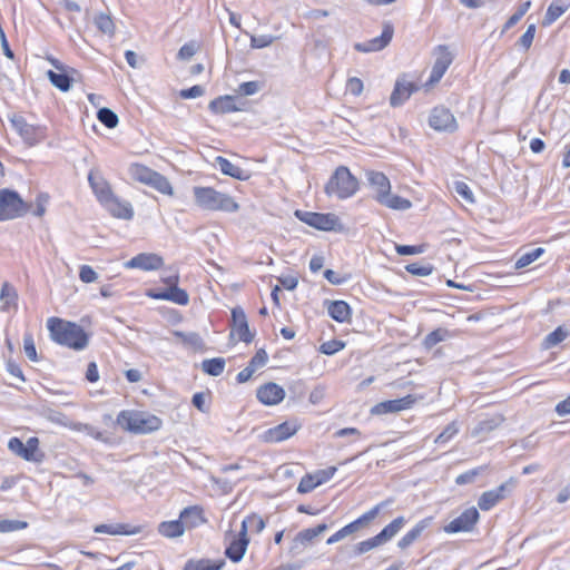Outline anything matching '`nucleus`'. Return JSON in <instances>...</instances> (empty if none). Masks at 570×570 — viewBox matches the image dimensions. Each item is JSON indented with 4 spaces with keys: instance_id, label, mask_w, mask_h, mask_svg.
<instances>
[{
    "instance_id": "obj_1",
    "label": "nucleus",
    "mask_w": 570,
    "mask_h": 570,
    "mask_svg": "<svg viewBox=\"0 0 570 570\" xmlns=\"http://www.w3.org/2000/svg\"><path fill=\"white\" fill-rule=\"evenodd\" d=\"M47 326L52 341L60 345L81 351L86 348L89 343L88 334L76 323L58 317H50L47 322Z\"/></svg>"
},
{
    "instance_id": "obj_12",
    "label": "nucleus",
    "mask_w": 570,
    "mask_h": 570,
    "mask_svg": "<svg viewBox=\"0 0 570 570\" xmlns=\"http://www.w3.org/2000/svg\"><path fill=\"white\" fill-rule=\"evenodd\" d=\"M480 518L479 511L471 507L444 527L446 533L469 532Z\"/></svg>"
},
{
    "instance_id": "obj_45",
    "label": "nucleus",
    "mask_w": 570,
    "mask_h": 570,
    "mask_svg": "<svg viewBox=\"0 0 570 570\" xmlns=\"http://www.w3.org/2000/svg\"><path fill=\"white\" fill-rule=\"evenodd\" d=\"M544 253V249L542 247H537L530 252H527L522 254L514 264V267L517 269H521L537 261L542 254Z\"/></svg>"
},
{
    "instance_id": "obj_29",
    "label": "nucleus",
    "mask_w": 570,
    "mask_h": 570,
    "mask_svg": "<svg viewBox=\"0 0 570 570\" xmlns=\"http://www.w3.org/2000/svg\"><path fill=\"white\" fill-rule=\"evenodd\" d=\"M215 164L226 176H230L238 180H247L250 177V174L247 170L234 165L227 158L222 156L216 157Z\"/></svg>"
},
{
    "instance_id": "obj_59",
    "label": "nucleus",
    "mask_w": 570,
    "mask_h": 570,
    "mask_svg": "<svg viewBox=\"0 0 570 570\" xmlns=\"http://www.w3.org/2000/svg\"><path fill=\"white\" fill-rule=\"evenodd\" d=\"M344 346H345V344L342 341L331 340V341L324 342L320 346V351H321V353H323L325 355H333V354L340 352L341 350H343Z\"/></svg>"
},
{
    "instance_id": "obj_32",
    "label": "nucleus",
    "mask_w": 570,
    "mask_h": 570,
    "mask_svg": "<svg viewBox=\"0 0 570 570\" xmlns=\"http://www.w3.org/2000/svg\"><path fill=\"white\" fill-rule=\"evenodd\" d=\"M96 533H106V534H137L140 532L139 527H134L129 529L127 524L117 523V524H98L94 528Z\"/></svg>"
},
{
    "instance_id": "obj_19",
    "label": "nucleus",
    "mask_w": 570,
    "mask_h": 570,
    "mask_svg": "<svg viewBox=\"0 0 570 570\" xmlns=\"http://www.w3.org/2000/svg\"><path fill=\"white\" fill-rule=\"evenodd\" d=\"M327 530L326 523H321L314 528H308L299 531L293 540L291 551L299 553L304 548L309 546L313 540Z\"/></svg>"
},
{
    "instance_id": "obj_33",
    "label": "nucleus",
    "mask_w": 570,
    "mask_h": 570,
    "mask_svg": "<svg viewBox=\"0 0 570 570\" xmlns=\"http://www.w3.org/2000/svg\"><path fill=\"white\" fill-rule=\"evenodd\" d=\"M330 316L338 323H344L351 317V307L344 301H333L328 305Z\"/></svg>"
},
{
    "instance_id": "obj_10",
    "label": "nucleus",
    "mask_w": 570,
    "mask_h": 570,
    "mask_svg": "<svg viewBox=\"0 0 570 570\" xmlns=\"http://www.w3.org/2000/svg\"><path fill=\"white\" fill-rule=\"evenodd\" d=\"M430 126L438 131L453 132L458 129L455 117L445 107H435L429 117Z\"/></svg>"
},
{
    "instance_id": "obj_23",
    "label": "nucleus",
    "mask_w": 570,
    "mask_h": 570,
    "mask_svg": "<svg viewBox=\"0 0 570 570\" xmlns=\"http://www.w3.org/2000/svg\"><path fill=\"white\" fill-rule=\"evenodd\" d=\"M416 89L414 83L404 79H397L390 97L391 106L399 107L403 105Z\"/></svg>"
},
{
    "instance_id": "obj_25",
    "label": "nucleus",
    "mask_w": 570,
    "mask_h": 570,
    "mask_svg": "<svg viewBox=\"0 0 570 570\" xmlns=\"http://www.w3.org/2000/svg\"><path fill=\"white\" fill-rule=\"evenodd\" d=\"M511 483H503L493 490L485 491L481 494L478 505L483 511L492 509L500 500L505 497V492Z\"/></svg>"
},
{
    "instance_id": "obj_13",
    "label": "nucleus",
    "mask_w": 570,
    "mask_h": 570,
    "mask_svg": "<svg viewBox=\"0 0 570 570\" xmlns=\"http://www.w3.org/2000/svg\"><path fill=\"white\" fill-rule=\"evenodd\" d=\"M298 428L299 425L296 422L286 421L264 431L259 438L267 443L282 442L294 435Z\"/></svg>"
},
{
    "instance_id": "obj_28",
    "label": "nucleus",
    "mask_w": 570,
    "mask_h": 570,
    "mask_svg": "<svg viewBox=\"0 0 570 570\" xmlns=\"http://www.w3.org/2000/svg\"><path fill=\"white\" fill-rule=\"evenodd\" d=\"M77 73L73 68L65 67L63 71L49 70L47 76L50 82L61 91H68L73 82L72 75Z\"/></svg>"
},
{
    "instance_id": "obj_60",
    "label": "nucleus",
    "mask_w": 570,
    "mask_h": 570,
    "mask_svg": "<svg viewBox=\"0 0 570 570\" xmlns=\"http://www.w3.org/2000/svg\"><path fill=\"white\" fill-rule=\"evenodd\" d=\"M28 523L26 521L19 520H1L0 521V532H12L17 530H21L27 528Z\"/></svg>"
},
{
    "instance_id": "obj_46",
    "label": "nucleus",
    "mask_w": 570,
    "mask_h": 570,
    "mask_svg": "<svg viewBox=\"0 0 570 570\" xmlns=\"http://www.w3.org/2000/svg\"><path fill=\"white\" fill-rule=\"evenodd\" d=\"M97 117L99 121L109 129L115 128L119 121L117 114L107 107L100 108L97 112Z\"/></svg>"
},
{
    "instance_id": "obj_8",
    "label": "nucleus",
    "mask_w": 570,
    "mask_h": 570,
    "mask_svg": "<svg viewBox=\"0 0 570 570\" xmlns=\"http://www.w3.org/2000/svg\"><path fill=\"white\" fill-rule=\"evenodd\" d=\"M202 510L198 507L185 508L179 515V520L164 521L158 525V532L166 538H177L184 534L187 518L194 515L200 518Z\"/></svg>"
},
{
    "instance_id": "obj_61",
    "label": "nucleus",
    "mask_w": 570,
    "mask_h": 570,
    "mask_svg": "<svg viewBox=\"0 0 570 570\" xmlns=\"http://www.w3.org/2000/svg\"><path fill=\"white\" fill-rule=\"evenodd\" d=\"M23 350H24L27 357L30 361H37V350H36L33 337L30 333H27L23 336Z\"/></svg>"
},
{
    "instance_id": "obj_11",
    "label": "nucleus",
    "mask_w": 570,
    "mask_h": 570,
    "mask_svg": "<svg viewBox=\"0 0 570 570\" xmlns=\"http://www.w3.org/2000/svg\"><path fill=\"white\" fill-rule=\"evenodd\" d=\"M10 122L13 129L28 145H35L43 137V131L40 127L28 124L20 115L10 117Z\"/></svg>"
},
{
    "instance_id": "obj_4",
    "label": "nucleus",
    "mask_w": 570,
    "mask_h": 570,
    "mask_svg": "<svg viewBox=\"0 0 570 570\" xmlns=\"http://www.w3.org/2000/svg\"><path fill=\"white\" fill-rule=\"evenodd\" d=\"M357 189V179L351 174L347 167L340 166L331 176L324 190L327 196H336L340 199H345L353 196Z\"/></svg>"
},
{
    "instance_id": "obj_34",
    "label": "nucleus",
    "mask_w": 570,
    "mask_h": 570,
    "mask_svg": "<svg viewBox=\"0 0 570 570\" xmlns=\"http://www.w3.org/2000/svg\"><path fill=\"white\" fill-rule=\"evenodd\" d=\"M406 520L404 517H397L392 522H390L387 525H385L380 533H377L379 539L382 541V543L387 542L391 540L396 533L404 527Z\"/></svg>"
},
{
    "instance_id": "obj_3",
    "label": "nucleus",
    "mask_w": 570,
    "mask_h": 570,
    "mask_svg": "<svg viewBox=\"0 0 570 570\" xmlns=\"http://www.w3.org/2000/svg\"><path fill=\"white\" fill-rule=\"evenodd\" d=\"M117 424L131 433L146 434L159 430L161 420L149 413L124 410L117 416Z\"/></svg>"
},
{
    "instance_id": "obj_39",
    "label": "nucleus",
    "mask_w": 570,
    "mask_h": 570,
    "mask_svg": "<svg viewBox=\"0 0 570 570\" xmlns=\"http://www.w3.org/2000/svg\"><path fill=\"white\" fill-rule=\"evenodd\" d=\"M0 298L3 302L2 309L7 311L11 305H17L18 294L16 288L8 282H4L1 286Z\"/></svg>"
},
{
    "instance_id": "obj_27",
    "label": "nucleus",
    "mask_w": 570,
    "mask_h": 570,
    "mask_svg": "<svg viewBox=\"0 0 570 570\" xmlns=\"http://www.w3.org/2000/svg\"><path fill=\"white\" fill-rule=\"evenodd\" d=\"M366 178L376 193L375 199L377 202L385 197L389 191H391L390 180L383 173L370 170L366 171Z\"/></svg>"
},
{
    "instance_id": "obj_24",
    "label": "nucleus",
    "mask_w": 570,
    "mask_h": 570,
    "mask_svg": "<svg viewBox=\"0 0 570 570\" xmlns=\"http://www.w3.org/2000/svg\"><path fill=\"white\" fill-rule=\"evenodd\" d=\"M433 517H428L420 520L410 531H407L397 542L401 550H405L412 546L422 533L432 524Z\"/></svg>"
},
{
    "instance_id": "obj_57",
    "label": "nucleus",
    "mask_w": 570,
    "mask_h": 570,
    "mask_svg": "<svg viewBox=\"0 0 570 570\" xmlns=\"http://www.w3.org/2000/svg\"><path fill=\"white\" fill-rule=\"evenodd\" d=\"M405 269L417 276H428L432 273L433 266L431 264L412 263L406 265Z\"/></svg>"
},
{
    "instance_id": "obj_14",
    "label": "nucleus",
    "mask_w": 570,
    "mask_h": 570,
    "mask_svg": "<svg viewBox=\"0 0 570 570\" xmlns=\"http://www.w3.org/2000/svg\"><path fill=\"white\" fill-rule=\"evenodd\" d=\"M436 59L432 67L429 82L435 83L441 80L448 68L453 61V55L449 48L444 45H440L435 48Z\"/></svg>"
},
{
    "instance_id": "obj_9",
    "label": "nucleus",
    "mask_w": 570,
    "mask_h": 570,
    "mask_svg": "<svg viewBox=\"0 0 570 570\" xmlns=\"http://www.w3.org/2000/svg\"><path fill=\"white\" fill-rule=\"evenodd\" d=\"M393 35L394 27L391 22L386 21L383 23V30L381 36L364 42H357L354 45V49L358 52L364 53L381 51L390 45Z\"/></svg>"
},
{
    "instance_id": "obj_36",
    "label": "nucleus",
    "mask_w": 570,
    "mask_h": 570,
    "mask_svg": "<svg viewBox=\"0 0 570 570\" xmlns=\"http://www.w3.org/2000/svg\"><path fill=\"white\" fill-rule=\"evenodd\" d=\"M94 22H95V26L97 27V29L101 33H104L110 38L114 37L116 28H115V23L109 14L99 12L98 14L95 16Z\"/></svg>"
},
{
    "instance_id": "obj_26",
    "label": "nucleus",
    "mask_w": 570,
    "mask_h": 570,
    "mask_svg": "<svg viewBox=\"0 0 570 570\" xmlns=\"http://www.w3.org/2000/svg\"><path fill=\"white\" fill-rule=\"evenodd\" d=\"M248 546L247 535H243L239 531L238 535H233L229 544L225 550L226 557L233 562H238L243 559Z\"/></svg>"
},
{
    "instance_id": "obj_22",
    "label": "nucleus",
    "mask_w": 570,
    "mask_h": 570,
    "mask_svg": "<svg viewBox=\"0 0 570 570\" xmlns=\"http://www.w3.org/2000/svg\"><path fill=\"white\" fill-rule=\"evenodd\" d=\"M88 181L101 205L114 195L109 183L98 171L91 170Z\"/></svg>"
},
{
    "instance_id": "obj_31",
    "label": "nucleus",
    "mask_w": 570,
    "mask_h": 570,
    "mask_svg": "<svg viewBox=\"0 0 570 570\" xmlns=\"http://www.w3.org/2000/svg\"><path fill=\"white\" fill-rule=\"evenodd\" d=\"M570 8V0H553L548 7L542 24L550 26Z\"/></svg>"
},
{
    "instance_id": "obj_38",
    "label": "nucleus",
    "mask_w": 570,
    "mask_h": 570,
    "mask_svg": "<svg viewBox=\"0 0 570 570\" xmlns=\"http://www.w3.org/2000/svg\"><path fill=\"white\" fill-rule=\"evenodd\" d=\"M130 176L132 179L140 181L142 184L148 185L153 175L156 173L155 170L148 168L147 166L140 164L131 165L129 169Z\"/></svg>"
},
{
    "instance_id": "obj_41",
    "label": "nucleus",
    "mask_w": 570,
    "mask_h": 570,
    "mask_svg": "<svg viewBox=\"0 0 570 570\" xmlns=\"http://www.w3.org/2000/svg\"><path fill=\"white\" fill-rule=\"evenodd\" d=\"M502 422H503V417L500 415H495V416L482 420L474 428L472 434L479 435L482 433H489V432L493 431L494 429H497Z\"/></svg>"
},
{
    "instance_id": "obj_17",
    "label": "nucleus",
    "mask_w": 570,
    "mask_h": 570,
    "mask_svg": "<svg viewBox=\"0 0 570 570\" xmlns=\"http://www.w3.org/2000/svg\"><path fill=\"white\" fill-rule=\"evenodd\" d=\"M232 323L233 332L240 341L250 343L254 340V334L249 330L246 314L242 307L236 306L232 309Z\"/></svg>"
},
{
    "instance_id": "obj_6",
    "label": "nucleus",
    "mask_w": 570,
    "mask_h": 570,
    "mask_svg": "<svg viewBox=\"0 0 570 570\" xmlns=\"http://www.w3.org/2000/svg\"><path fill=\"white\" fill-rule=\"evenodd\" d=\"M295 215L301 222L307 224L311 227L320 229V230L337 232V230L343 229V226L341 224L338 216L335 214H332V213L322 214V213L296 210Z\"/></svg>"
},
{
    "instance_id": "obj_37",
    "label": "nucleus",
    "mask_w": 570,
    "mask_h": 570,
    "mask_svg": "<svg viewBox=\"0 0 570 570\" xmlns=\"http://www.w3.org/2000/svg\"><path fill=\"white\" fill-rule=\"evenodd\" d=\"M264 528L265 521L263 518L253 513L243 520L240 531L243 535H247L248 530L259 533Z\"/></svg>"
},
{
    "instance_id": "obj_49",
    "label": "nucleus",
    "mask_w": 570,
    "mask_h": 570,
    "mask_svg": "<svg viewBox=\"0 0 570 570\" xmlns=\"http://www.w3.org/2000/svg\"><path fill=\"white\" fill-rule=\"evenodd\" d=\"M174 335L179 338L184 344L198 347L202 345V337L197 333H185L181 331H175Z\"/></svg>"
},
{
    "instance_id": "obj_50",
    "label": "nucleus",
    "mask_w": 570,
    "mask_h": 570,
    "mask_svg": "<svg viewBox=\"0 0 570 570\" xmlns=\"http://www.w3.org/2000/svg\"><path fill=\"white\" fill-rule=\"evenodd\" d=\"M357 531V528H356V524L351 522L348 523L347 525L343 527L341 530H338L337 532H335L334 534H332L328 539H327V544H333V543H336L341 540H343L344 538H346L347 535L354 533Z\"/></svg>"
},
{
    "instance_id": "obj_15",
    "label": "nucleus",
    "mask_w": 570,
    "mask_h": 570,
    "mask_svg": "<svg viewBox=\"0 0 570 570\" xmlns=\"http://www.w3.org/2000/svg\"><path fill=\"white\" fill-rule=\"evenodd\" d=\"M415 402V396L409 394L401 399L380 402L372 407L371 413L376 415L397 413L400 411L411 409Z\"/></svg>"
},
{
    "instance_id": "obj_53",
    "label": "nucleus",
    "mask_w": 570,
    "mask_h": 570,
    "mask_svg": "<svg viewBox=\"0 0 570 570\" xmlns=\"http://www.w3.org/2000/svg\"><path fill=\"white\" fill-rule=\"evenodd\" d=\"M446 333V330L443 328H438L429 333L424 338L425 347L431 348L438 343L444 341Z\"/></svg>"
},
{
    "instance_id": "obj_63",
    "label": "nucleus",
    "mask_w": 570,
    "mask_h": 570,
    "mask_svg": "<svg viewBox=\"0 0 570 570\" xmlns=\"http://www.w3.org/2000/svg\"><path fill=\"white\" fill-rule=\"evenodd\" d=\"M197 45L194 41L185 43L177 53L179 60H189L197 52Z\"/></svg>"
},
{
    "instance_id": "obj_52",
    "label": "nucleus",
    "mask_w": 570,
    "mask_h": 570,
    "mask_svg": "<svg viewBox=\"0 0 570 570\" xmlns=\"http://www.w3.org/2000/svg\"><path fill=\"white\" fill-rule=\"evenodd\" d=\"M484 470H485V466H479V468L472 469L470 471H466L456 476L455 483L459 485L472 483L475 480V478L479 474H481Z\"/></svg>"
},
{
    "instance_id": "obj_20",
    "label": "nucleus",
    "mask_w": 570,
    "mask_h": 570,
    "mask_svg": "<svg viewBox=\"0 0 570 570\" xmlns=\"http://www.w3.org/2000/svg\"><path fill=\"white\" fill-rule=\"evenodd\" d=\"M102 206L110 213L111 216L120 219H131L134 217V209L129 202L121 200L112 195L108 198Z\"/></svg>"
},
{
    "instance_id": "obj_40",
    "label": "nucleus",
    "mask_w": 570,
    "mask_h": 570,
    "mask_svg": "<svg viewBox=\"0 0 570 570\" xmlns=\"http://www.w3.org/2000/svg\"><path fill=\"white\" fill-rule=\"evenodd\" d=\"M225 360L222 357L204 360L202 363V370L212 376H218L224 372Z\"/></svg>"
},
{
    "instance_id": "obj_48",
    "label": "nucleus",
    "mask_w": 570,
    "mask_h": 570,
    "mask_svg": "<svg viewBox=\"0 0 570 570\" xmlns=\"http://www.w3.org/2000/svg\"><path fill=\"white\" fill-rule=\"evenodd\" d=\"M383 544L382 541L379 539V535H374L373 538H370L367 540H364L362 542H358L354 547V553L356 556L363 554L365 552L371 551L372 549Z\"/></svg>"
},
{
    "instance_id": "obj_62",
    "label": "nucleus",
    "mask_w": 570,
    "mask_h": 570,
    "mask_svg": "<svg viewBox=\"0 0 570 570\" xmlns=\"http://www.w3.org/2000/svg\"><path fill=\"white\" fill-rule=\"evenodd\" d=\"M268 361V355L264 348H259L256 354L250 358L248 365L256 371L263 367Z\"/></svg>"
},
{
    "instance_id": "obj_2",
    "label": "nucleus",
    "mask_w": 570,
    "mask_h": 570,
    "mask_svg": "<svg viewBox=\"0 0 570 570\" xmlns=\"http://www.w3.org/2000/svg\"><path fill=\"white\" fill-rule=\"evenodd\" d=\"M193 194L196 205L204 210L235 213L239 209V205L232 196L213 187L196 186Z\"/></svg>"
},
{
    "instance_id": "obj_18",
    "label": "nucleus",
    "mask_w": 570,
    "mask_h": 570,
    "mask_svg": "<svg viewBox=\"0 0 570 570\" xmlns=\"http://www.w3.org/2000/svg\"><path fill=\"white\" fill-rule=\"evenodd\" d=\"M256 396L265 405H276L284 400L285 391L281 385L269 382L257 389Z\"/></svg>"
},
{
    "instance_id": "obj_56",
    "label": "nucleus",
    "mask_w": 570,
    "mask_h": 570,
    "mask_svg": "<svg viewBox=\"0 0 570 570\" xmlns=\"http://www.w3.org/2000/svg\"><path fill=\"white\" fill-rule=\"evenodd\" d=\"M276 40V37L272 35H261L250 37V47L262 49L271 46Z\"/></svg>"
},
{
    "instance_id": "obj_5",
    "label": "nucleus",
    "mask_w": 570,
    "mask_h": 570,
    "mask_svg": "<svg viewBox=\"0 0 570 570\" xmlns=\"http://www.w3.org/2000/svg\"><path fill=\"white\" fill-rule=\"evenodd\" d=\"M31 208L32 204L23 202L17 191L7 188L0 190V222L21 217Z\"/></svg>"
},
{
    "instance_id": "obj_55",
    "label": "nucleus",
    "mask_w": 570,
    "mask_h": 570,
    "mask_svg": "<svg viewBox=\"0 0 570 570\" xmlns=\"http://www.w3.org/2000/svg\"><path fill=\"white\" fill-rule=\"evenodd\" d=\"M530 7V1L522 3L519 7V9L508 19V21L504 24V29L508 30L512 28L514 24H517L520 21V19L527 13Z\"/></svg>"
},
{
    "instance_id": "obj_30",
    "label": "nucleus",
    "mask_w": 570,
    "mask_h": 570,
    "mask_svg": "<svg viewBox=\"0 0 570 570\" xmlns=\"http://www.w3.org/2000/svg\"><path fill=\"white\" fill-rule=\"evenodd\" d=\"M208 107L212 112L220 115L242 110V108L236 106L235 97L229 95L215 98L209 102Z\"/></svg>"
},
{
    "instance_id": "obj_58",
    "label": "nucleus",
    "mask_w": 570,
    "mask_h": 570,
    "mask_svg": "<svg viewBox=\"0 0 570 570\" xmlns=\"http://www.w3.org/2000/svg\"><path fill=\"white\" fill-rule=\"evenodd\" d=\"M316 487H318V482L316 481L314 474H306L302 478L297 491L299 493H308L313 491Z\"/></svg>"
},
{
    "instance_id": "obj_47",
    "label": "nucleus",
    "mask_w": 570,
    "mask_h": 570,
    "mask_svg": "<svg viewBox=\"0 0 570 570\" xmlns=\"http://www.w3.org/2000/svg\"><path fill=\"white\" fill-rule=\"evenodd\" d=\"M568 336V332L564 331L561 326L557 327L553 332L548 334L543 340V347L551 348L559 343L563 342Z\"/></svg>"
},
{
    "instance_id": "obj_64",
    "label": "nucleus",
    "mask_w": 570,
    "mask_h": 570,
    "mask_svg": "<svg viewBox=\"0 0 570 570\" xmlns=\"http://www.w3.org/2000/svg\"><path fill=\"white\" fill-rule=\"evenodd\" d=\"M79 278L83 283H92L98 278V274L89 265H82L79 271Z\"/></svg>"
},
{
    "instance_id": "obj_16",
    "label": "nucleus",
    "mask_w": 570,
    "mask_h": 570,
    "mask_svg": "<svg viewBox=\"0 0 570 570\" xmlns=\"http://www.w3.org/2000/svg\"><path fill=\"white\" fill-rule=\"evenodd\" d=\"M163 265V257L154 253L138 254L125 263L127 268H138L141 271H156L159 269Z\"/></svg>"
},
{
    "instance_id": "obj_54",
    "label": "nucleus",
    "mask_w": 570,
    "mask_h": 570,
    "mask_svg": "<svg viewBox=\"0 0 570 570\" xmlns=\"http://www.w3.org/2000/svg\"><path fill=\"white\" fill-rule=\"evenodd\" d=\"M453 189L456 193V195L462 197L469 204L474 203L473 193L464 181H455L453 184Z\"/></svg>"
},
{
    "instance_id": "obj_21",
    "label": "nucleus",
    "mask_w": 570,
    "mask_h": 570,
    "mask_svg": "<svg viewBox=\"0 0 570 570\" xmlns=\"http://www.w3.org/2000/svg\"><path fill=\"white\" fill-rule=\"evenodd\" d=\"M149 296L156 299L169 301L178 305H187L189 303L188 293L177 285L168 286L159 292H151Z\"/></svg>"
},
{
    "instance_id": "obj_7",
    "label": "nucleus",
    "mask_w": 570,
    "mask_h": 570,
    "mask_svg": "<svg viewBox=\"0 0 570 570\" xmlns=\"http://www.w3.org/2000/svg\"><path fill=\"white\" fill-rule=\"evenodd\" d=\"M8 448L12 453L29 462L40 463L45 458V454L39 451V439L36 436L29 438L26 443L19 438H11Z\"/></svg>"
},
{
    "instance_id": "obj_35",
    "label": "nucleus",
    "mask_w": 570,
    "mask_h": 570,
    "mask_svg": "<svg viewBox=\"0 0 570 570\" xmlns=\"http://www.w3.org/2000/svg\"><path fill=\"white\" fill-rule=\"evenodd\" d=\"M380 204L396 210H406L411 208L412 203L397 195H392L391 191H389L385 197H383L381 200H379Z\"/></svg>"
},
{
    "instance_id": "obj_51",
    "label": "nucleus",
    "mask_w": 570,
    "mask_h": 570,
    "mask_svg": "<svg viewBox=\"0 0 570 570\" xmlns=\"http://www.w3.org/2000/svg\"><path fill=\"white\" fill-rule=\"evenodd\" d=\"M459 432L456 422H451L446 428L436 436L435 443L442 444L449 442Z\"/></svg>"
},
{
    "instance_id": "obj_44",
    "label": "nucleus",
    "mask_w": 570,
    "mask_h": 570,
    "mask_svg": "<svg viewBox=\"0 0 570 570\" xmlns=\"http://www.w3.org/2000/svg\"><path fill=\"white\" fill-rule=\"evenodd\" d=\"M225 564L224 560L212 562L210 560L188 561L184 570H220Z\"/></svg>"
},
{
    "instance_id": "obj_42",
    "label": "nucleus",
    "mask_w": 570,
    "mask_h": 570,
    "mask_svg": "<svg viewBox=\"0 0 570 570\" xmlns=\"http://www.w3.org/2000/svg\"><path fill=\"white\" fill-rule=\"evenodd\" d=\"M393 502L392 499H389L386 501H383L379 504H376L375 507H373L370 511L365 512L364 514H362L358 519H356L355 521H353V523L356 524V528L357 530L361 529V527H363L364 524L368 523L370 521H372L373 519L376 518V515L380 513V511L391 504Z\"/></svg>"
},
{
    "instance_id": "obj_43",
    "label": "nucleus",
    "mask_w": 570,
    "mask_h": 570,
    "mask_svg": "<svg viewBox=\"0 0 570 570\" xmlns=\"http://www.w3.org/2000/svg\"><path fill=\"white\" fill-rule=\"evenodd\" d=\"M148 185L154 187L156 190H158L159 193H161L164 195L171 196L174 194V190H173V187H171V184L169 183V180L165 176H163L161 174H159L157 171L153 175Z\"/></svg>"
}]
</instances>
